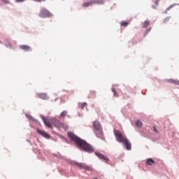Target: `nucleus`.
<instances>
[{
  "label": "nucleus",
  "mask_w": 179,
  "mask_h": 179,
  "mask_svg": "<svg viewBox=\"0 0 179 179\" xmlns=\"http://www.w3.org/2000/svg\"><path fill=\"white\" fill-rule=\"evenodd\" d=\"M20 48L23 50L29 51L31 50V47L29 46V45H20Z\"/></svg>",
  "instance_id": "obj_10"
},
{
  "label": "nucleus",
  "mask_w": 179,
  "mask_h": 179,
  "mask_svg": "<svg viewBox=\"0 0 179 179\" xmlns=\"http://www.w3.org/2000/svg\"><path fill=\"white\" fill-rule=\"evenodd\" d=\"M175 6H177V3H173V4H171L169 7L166 8V11H169V10L175 7Z\"/></svg>",
  "instance_id": "obj_19"
},
{
  "label": "nucleus",
  "mask_w": 179,
  "mask_h": 179,
  "mask_svg": "<svg viewBox=\"0 0 179 179\" xmlns=\"http://www.w3.org/2000/svg\"><path fill=\"white\" fill-rule=\"evenodd\" d=\"M150 24V21L149 20H146L145 21H144V22H143V28H147V27H148Z\"/></svg>",
  "instance_id": "obj_14"
},
{
  "label": "nucleus",
  "mask_w": 179,
  "mask_h": 179,
  "mask_svg": "<svg viewBox=\"0 0 179 179\" xmlns=\"http://www.w3.org/2000/svg\"><path fill=\"white\" fill-rule=\"evenodd\" d=\"M69 117V115H68V110H63V112H62L60 113V118H64V117Z\"/></svg>",
  "instance_id": "obj_11"
},
{
  "label": "nucleus",
  "mask_w": 179,
  "mask_h": 179,
  "mask_svg": "<svg viewBox=\"0 0 179 179\" xmlns=\"http://www.w3.org/2000/svg\"><path fill=\"white\" fill-rule=\"evenodd\" d=\"M94 179H98V178H94Z\"/></svg>",
  "instance_id": "obj_31"
},
{
  "label": "nucleus",
  "mask_w": 179,
  "mask_h": 179,
  "mask_svg": "<svg viewBox=\"0 0 179 179\" xmlns=\"http://www.w3.org/2000/svg\"><path fill=\"white\" fill-rule=\"evenodd\" d=\"M37 133L41 135V136H43V138H46V139H50V134H48V133L43 131V130H40V129H37Z\"/></svg>",
  "instance_id": "obj_7"
},
{
  "label": "nucleus",
  "mask_w": 179,
  "mask_h": 179,
  "mask_svg": "<svg viewBox=\"0 0 179 179\" xmlns=\"http://www.w3.org/2000/svg\"><path fill=\"white\" fill-rule=\"evenodd\" d=\"M40 17H50L51 13L47 10V8H42L39 13Z\"/></svg>",
  "instance_id": "obj_5"
},
{
  "label": "nucleus",
  "mask_w": 179,
  "mask_h": 179,
  "mask_svg": "<svg viewBox=\"0 0 179 179\" xmlns=\"http://www.w3.org/2000/svg\"><path fill=\"white\" fill-rule=\"evenodd\" d=\"M96 4H103L105 3L104 0H95Z\"/></svg>",
  "instance_id": "obj_20"
},
{
  "label": "nucleus",
  "mask_w": 179,
  "mask_h": 179,
  "mask_svg": "<svg viewBox=\"0 0 179 179\" xmlns=\"http://www.w3.org/2000/svg\"><path fill=\"white\" fill-rule=\"evenodd\" d=\"M96 2V0H90V1H86V3H84L83 6L84 7H89L90 6H92V4H94Z\"/></svg>",
  "instance_id": "obj_9"
},
{
  "label": "nucleus",
  "mask_w": 179,
  "mask_h": 179,
  "mask_svg": "<svg viewBox=\"0 0 179 179\" xmlns=\"http://www.w3.org/2000/svg\"><path fill=\"white\" fill-rule=\"evenodd\" d=\"M170 18L171 17H165V18H164V22H168L169 21H170Z\"/></svg>",
  "instance_id": "obj_23"
},
{
  "label": "nucleus",
  "mask_w": 179,
  "mask_h": 179,
  "mask_svg": "<svg viewBox=\"0 0 179 179\" xmlns=\"http://www.w3.org/2000/svg\"><path fill=\"white\" fill-rule=\"evenodd\" d=\"M38 96H39V98H42V99H48V96L47 94H45V93L38 94Z\"/></svg>",
  "instance_id": "obj_12"
},
{
  "label": "nucleus",
  "mask_w": 179,
  "mask_h": 179,
  "mask_svg": "<svg viewBox=\"0 0 179 179\" xmlns=\"http://www.w3.org/2000/svg\"><path fill=\"white\" fill-rule=\"evenodd\" d=\"M114 135L116 138V141L120 142V143H122L127 150H131V143L130 140L127 138V136H124L120 130H116V129H114Z\"/></svg>",
  "instance_id": "obj_2"
},
{
  "label": "nucleus",
  "mask_w": 179,
  "mask_h": 179,
  "mask_svg": "<svg viewBox=\"0 0 179 179\" xmlns=\"http://www.w3.org/2000/svg\"><path fill=\"white\" fill-rule=\"evenodd\" d=\"M55 127H57V128H61V127H62V122H59V120H55Z\"/></svg>",
  "instance_id": "obj_16"
},
{
  "label": "nucleus",
  "mask_w": 179,
  "mask_h": 179,
  "mask_svg": "<svg viewBox=\"0 0 179 179\" xmlns=\"http://www.w3.org/2000/svg\"><path fill=\"white\" fill-rule=\"evenodd\" d=\"M129 22H127V21H122L121 22V25H122L123 27H127Z\"/></svg>",
  "instance_id": "obj_22"
},
{
  "label": "nucleus",
  "mask_w": 179,
  "mask_h": 179,
  "mask_svg": "<svg viewBox=\"0 0 179 179\" xmlns=\"http://www.w3.org/2000/svg\"><path fill=\"white\" fill-rule=\"evenodd\" d=\"M93 128L95 129L96 135L97 138H99L100 139H105V137L103 136V129L101 127V124L99 120H94L93 122Z\"/></svg>",
  "instance_id": "obj_3"
},
{
  "label": "nucleus",
  "mask_w": 179,
  "mask_h": 179,
  "mask_svg": "<svg viewBox=\"0 0 179 179\" xmlns=\"http://www.w3.org/2000/svg\"><path fill=\"white\" fill-rule=\"evenodd\" d=\"M36 1H44L45 0H35Z\"/></svg>",
  "instance_id": "obj_29"
},
{
  "label": "nucleus",
  "mask_w": 179,
  "mask_h": 179,
  "mask_svg": "<svg viewBox=\"0 0 179 179\" xmlns=\"http://www.w3.org/2000/svg\"><path fill=\"white\" fill-rule=\"evenodd\" d=\"M153 131H154L155 134H159V130H157L156 126H154V127H153Z\"/></svg>",
  "instance_id": "obj_24"
},
{
  "label": "nucleus",
  "mask_w": 179,
  "mask_h": 179,
  "mask_svg": "<svg viewBox=\"0 0 179 179\" xmlns=\"http://www.w3.org/2000/svg\"><path fill=\"white\" fill-rule=\"evenodd\" d=\"M87 102H83V103L81 104V108L84 109L85 106H87Z\"/></svg>",
  "instance_id": "obj_25"
},
{
  "label": "nucleus",
  "mask_w": 179,
  "mask_h": 179,
  "mask_svg": "<svg viewBox=\"0 0 179 179\" xmlns=\"http://www.w3.org/2000/svg\"><path fill=\"white\" fill-rule=\"evenodd\" d=\"M26 0H16L17 3H21L22 1H25Z\"/></svg>",
  "instance_id": "obj_27"
},
{
  "label": "nucleus",
  "mask_w": 179,
  "mask_h": 179,
  "mask_svg": "<svg viewBox=\"0 0 179 179\" xmlns=\"http://www.w3.org/2000/svg\"><path fill=\"white\" fill-rule=\"evenodd\" d=\"M2 1L3 3H5L6 4H9V3H10L9 0H2Z\"/></svg>",
  "instance_id": "obj_26"
},
{
  "label": "nucleus",
  "mask_w": 179,
  "mask_h": 179,
  "mask_svg": "<svg viewBox=\"0 0 179 179\" xmlns=\"http://www.w3.org/2000/svg\"><path fill=\"white\" fill-rule=\"evenodd\" d=\"M112 91H113V94L115 95V96H118V94H117V90H115V88H112Z\"/></svg>",
  "instance_id": "obj_21"
},
{
  "label": "nucleus",
  "mask_w": 179,
  "mask_h": 179,
  "mask_svg": "<svg viewBox=\"0 0 179 179\" xmlns=\"http://www.w3.org/2000/svg\"><path fill=\"white\" fill-rule=\"evenodd\" d=\"M143 123L141 122V120H138L136 123V126L138 127V128H141L143 127Z\"/></svg>",
  "instance_id": "obj_17"
},
{
  "label": "nucleus",
  "mask_w": 179,
  "mask_h": 179,
  "mask_svg": "<svg viewBox=\"0 0 179 179\" xmlns=\"http://www.w3.org/2000/svg\"><path fill=\"white\" fill-rule=\"evenodd\" d=\"M152 164H155V162L152 160V159H148V160H147V165L152 166Z\"/></svg>",
  "instance_id": "obj_15"
},
{
  "label": "nucleus",
  "mask_w": 179,
  "mask_h": 179,
  "mask_svg": "<svg viewBox=\"0 0 179 179\" xmlns=\"http://www.w3.org/2000/svg\"><path fill=\"white\" fill-rule=\"evenodd\" d=\"M168 81L169 83H172L173 84H178L179 85V80H174V78H169Z\"/></svg>",
  "instance_id": "obj_13"
},
{
  "label": "nucleus",
  "mask_w": 179,
  "mask_h": 179,
  "mask_svg": "<svg viewBox=\"0 0 179 179\" xmlns=\"http://www.w3.org/2000/svg\"><path fill=\"white\" fill-rule=\"evenodd\" d=\"M43 123L45 124V125L46 127H48V128H50V129H52V124L51 122H50V120H48L47 117H45V116H43Z\"/></svg>",
  "instance_id": "obj_8"
},
{
  "label": "nucleus",
  "mask_w": 179,
  "mask_h": 179,
  "mask_svg": "<svg viewBox=\"0 0 179 179\" xmlns=\"http://www.w3.org/2000/svg\"><path fill=\"white\" fill-rule=\"evenodd\" d=\"M77 167H79V169H82L83 170H86L87 171H93L92 167H90V166H87V164H85L84 163H74Z\"/></svg>",
  "instance_id": "obj_4"
},
{
  "label": "nucleus",
  "mask_w": 179,
  "mask_h": 179,
  "mask_svg": "<svg viewBox=\"0 0 179 179\" xmlns=\"http://www.w3.org/2000/svg\"><path fill=\"white\" fill-rule=\"evenodd\" d=\"M95 155L99 159L104 160V162H106V163H109L110 160H109L108 157H107L106 155H104V154H101V152H98V151H96Z\"/></svg>",
  "instance_id": "obj_6"
},
{
  "label": "nucleus",
  "mask_w": 179,
  "mask_h": 179,
  "mask_svg": "<svg viewBox=\"0 0 179 179\" xmlns=\"http://www.w3.org/2000/svg\"><path fill=\"white\" fill-rule=\"evenodd\" d=\"M96 96V92L95 91H90V98H94Z\"/></svg>",
  "instance_id": "obj_18"
},
{
  "label": "nucleus",
  "mask_w": 179,
  "mask_h": 179,
  "mask_svg": "<svg viewBox=\"0 0 179 179\" xmlns=\"http://www.w3.org/2000/svg\"><path fill=\"white\" fill-rule=\"evenodd\" d=\"M68 136L85 152H87L88 153L94 152V148L92 147V145H91V144H89V143H87L85 140H83V138H80V137H78V136H76V134H74V133H72V131H69Z\"/></svg>",
  "instance_id": "obj_1"
},
{
  "label": "nucleus",
  "mask_w": 179,
  "mask_h": 179,
  "mask_svg": "<svg viewBox=\"0 0 179 179\" xmlns=\"http://www.w3.org/2000/svg\"><path fill=\"white\" fill-rule=\"evenodd\" d=\"M159 3V0H156V1H155V4L158 5Z\"/></svg>",
  "instance_id": "obj_28"
},
{
  "label": "nucleus",
  "mask_w": 179,
  "mask_h": 179,
  "mask_svg": "<svg viewBox=\"0 0 179 179\" xmlns=\"http://www.w3.org/2000/svg\"><path fill=\"white\" fill-rule=\"evenodd\" d=\"M149 31H150V29H147V31L149 32Z\"/></svg>",
  "instance_id": "obj_30"
}]
</instances>
